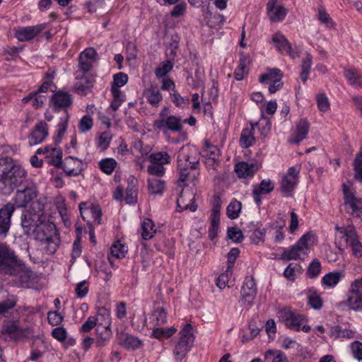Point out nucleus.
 Here are the masks:
<instances>
[{
    "label": "nucleus",
    "mask_w": 362,
    "mask_h": 362,
    "mask_svg": "<svg viewBox=\"0 0 362 362\" xmlns=\"http://www.w3.org/2000/svg\"><path fill=\"white\" fill-rule=\"evenodd\" d=\"M25 177V170L13 158L8 156L0 158V193L10 194L24 183L23 188L16 191L13 199V204L18 208L26 207L38 195L36 184Z\"/></svg>",
    "instance_id": "obj_1"
},
{
    "label": "nucleus",
    "mask_w": 362,
    "mask_h": 362,
    "mask_svg": "<svg viewBox=\"0 0 362 362\" xmlns=\"http://www.w3.org/2000/svg\"><path fill=\"white\" fill-rule=\"evenodd\" d=\"M17 301L18 298L14 295L8 296L5 300L0 301V315L4 314L14 308Z\"/></svg>",
    "instance_id": "obj_44"
},
{
    "label": "nucleus",
    "mask_w": 362,
    "mask_h": 362,
    "mask_svg": "<svg viewBox=\"0 0 362 362\" xmlns=\"http://www.w3.org/2000/svg\"><path fill=\"white\" fill-rule=\"evenodd\" d=\"M297 132L295 136L291 139L293 144H298L305 139L309 130V122L306 119H301L296 125Z\"/></svg>",
    "instance_id": "obj_26"
},
{
    "label": "nucleus",
    "mask_w": 362,
    "mask_h": 362,
    "mask_svg": "<svg viewBox=\"0 0 362 362\" xmlns=\"http://www.w3.org/2000/svg\"><path fill=\"white\" fill-rule=\"evenodd\" d=\"M241 209V202L235 199H233L226 209V214L228 217L230 219L237 218L239 216Z\"/></svg>",
    "instance_id": "obj_41"
},
{
    "label": "nucleus",
    "mask_w": 362,
    "mask_h": 362,
    "mask_svg": "<svg viewBox=\"0 0 362 362\" xmlns=\"http://www.w3.org/2000/svg\"><path fill=\"white\" fill-rule=\"evenodd\" d=\"M98 315L95 318H98L97 320L98 325H105V326H110L111 325V318H110V312L109 310L105 308V307L99 308L98 310Z\"/></svg>",
    "instance_id": "obj_45"
},
{
    "label": "nucleus",
    "mask_w": 362,
    "mask_h": 362,
    "mask_svg": "<svg viewBox=\"0 0 362 362\" xmlns=\"http://www.w3.org/2000/svg\"><path fill=\"white\" fill-rule=\"evenodd\" d=\"M321 269L320 262L317 259H315L310 264L307 269L306 274L310 279L315 278L320 274Z\"/></svg>",
    "instance_id": "obj_53"
},
{
    "label": "nucleus",
    "mask_w": 362,
    "mask_h": 362,
    "mask_svg": "<svg viewBox=\"0 0 362 362\" xmlns=\"http://www.w3.org/2000/svg\"><path fill=\"white\" fill-rule=\"evenodd\" d=\"M30 204V205L27 211H30L32 214H37L42 219L45 218L43 214L44 204L40 200H33Z\"/></svg>",
    "instance_id": "obj_57"
},
{
    "label": "nucleus",
    "mask_w": 362,
    "mask_h": 362,
    "mask_svg": "<svg viewBox=\"0 0 362 362\" xmlns=\"http://www.w3.org/2000/svg\"><path fill=\"white\" fill-rule=\"evenodd\" d=\"M165 183L163 180L157 178L148 179V188L151 194H162L165 189Z\"/></svg>",
    "instance_id": "obj_37"
},
{
    "label": "nucleus",
    "mask_w": 362,
    "mask_h": 362,
    "mask_svg": "<svg viewBox=\"0 0 362 362\" xmlns=\"http://www.w3.org/2000/svg\"><path fill=\"white\" fill-rule=\"evenodd\" d=\"M95 82L94 77L92 76H82L77 83L76 84L75 90H88L93 88V85Z\"/></svg>",
    "instance_id": "obj_42"
},
{
    "label": "nucleus",
    "mask_w": 362,
    "mask_h": 362,
    "mask_svg": "<svg viewBox=\"0 0 362 362\" xmlns=\"http://www.w3.org/2000/svg\"><path fill=\"white\" fill-rule=\"evenodd\" d=\"M110 326L97 325L96 332L98 334L97 346H102L108 341L112 337Z\"/></svg>",
    "instance_id": "obj_27"
},
{
    "label": "nucleus",
    "mask_w": 362,
    "mask_h": 362,
    "mask_svg": "<svg viewBox=\"0 0 362 362\" xmlns=\"http://www.w3.org/2000/svg\"><path fill=\"white\" fill-rule=\"evenodd\" d=\"M286 225V221L284 220L281 221V223L280 225H270L267 228V230L269 233H272L273 230H275V238L274 240L276 242H281L284 239V235L282 232V229Z\"/></svg>",
    "instance_id": "obj_55"
},
{
    "label": "nucleus",
    "mask_w": 362,
    "mask_h": 362,
    "mask_svg": "<svg viewBox=\"0 0 362 362\" xmlns=\"http://www.w3.org/2000/svg\"><path fill=\"white\" fill-rule=\"evenodd\" d=\"M160 118L153 121V128L155 131L166 134L168 131L180 132L183 124L180 117L173 115H168V110L164 109L159 113Z\"/></svg>",
    "instance_id": "obj_3"
},
{
    "label": "nucleus",
    "mask_w": 362,
    "mask_h": 362,
    "mask_svg": "<svg viewBox=\"0 0 362 362\" xmlns=\"http://www.w3.org/2000/svg\"><path fill=\"white\" fill-rule=\"evenodd\" d=\"M309 238V234L303 235L290 249L284 250L281 259L288 261L303 258V257L306 255L308 240Z\"/></svg>",
    "instance_id": "obj_8"
},
{
    "label": "nucleus",
    "mask_w": 362,
    "mask_h": 362,
    "mask_svg": "<svg viewBox=\"0 0 362 362\" xmlns=\"http://www.w3.org/2000/svg\"><path fill=\"white\" fill-rule=\"evenodd\" d=\"M153 320L156 322V325H163L167 322V314L165 309L163 306L157 307L152 314Z\"/></svg>",
    "instance_id": "obj_46"
},
{
    "label": "nucleus",
    "mask_w": 362,
    "mask_h": 362,
    "mask_svg": "<svg viewBox=\"0 0 362 362\" xmlns=\"http://www.w3.org/2000/svg\"><path fill=\"white\" fill-rule=\"evenodd\" d=\"M344 207L347 213L360 218L362 216V198L356 197L354 190L345 183L342 185Z\"/></svg>",
    "instance_id": "obj_5"
},
{
    "label": "nucleus",
    "mask_w": 362,
    "mask_h": 362,
    "mask_svg": "<svg viewBox=\"0 0 362 362\" xmlns=\"http://www.w3.org/2000/svg\"><path fill=\"white\" fill-rule=\"evenodd\" d=\"M3 330L15 339H19L25 336V330L21 329L16 322H9L4 327Z\"/></svg>",
    "instance_id": "obj_30"
},
{
    "label": "nucleus",
    "mask_w": 362,
    "mask_h": 362,
    "mask_svg": "<svg viewBox=\"0 0 362 362\" xmlns=\"http://www.w3.org/2000/svg\"><path fill=\"white\" fill-rule=\"evenodd\" d=\"M200 154L194 148H182L177 156V165L199 168Z\"/></svg>",
    "instance_id": "obj_11"
},
{
    "label": "nucleus",
    "mask_w": 362,
    "mask_h": 362,
    "mask_svg": "<svg viewBox=\"0 0 362 362\" xmlns=\"http://www.w3.org/2000/svg\"><path fill=\"white\" fill-rule=\"evenodd\" d=\"M128 81V76L123 73L119 72L113 76V82L112 84L111 90H118L117 89L124 85H125Z\"/></svg>",
    "instance_id": "obj_50"
},
{
    "label": "nucleus",
    "mask_w": 362,
    "mask_h": 362,
    "mask_svg": "<svg viewBox=\"0 0 362 362\" xmlns=\"http://www.w3.org/2000/svg\"><path fill=\"white\" fill-rule=\"evenodd\" d=\"M124 338L119 342V344L127 350H136L143 346V342L138 337L129 334H124Z\"/></svg>",
    "instance_id": "obj_28"
},
{
    "label": "nucleus",
    "mask_w": 362,
    "mask_h": 362,
    "mask_svg": "<svg viewBox=\"0 0 362 362\" xmlns=\"http://www.w3.org/2000/svg\"><path fill=\"white\" fill-rule=\"evenodd\" d=\"M32 236L41 243L42 249L48 255L54 254L60 244L59 233L56 226L50 222L42 219L35 228Z\"/></svg>",
    "instance_id": "obj_2"
},
{
    "label": "nucleus",
    "mask_w": 362,
    "mask_h": 362,
    "mask_svg": "<svg viewBox=\"0 0 362 362\" xmlns=\"http://www.w3.org/2000/svg\"><path fill=\"white\" fill-rule=\"evenodd\" d=\"M112 93L113 99L110 104V108L113 111H117L125 100V95L122 94V92H112Z\"/></svg>",
    "instance_id": "obj_61"
},
{
    "label": "nucleus",
    "mask_w": 362,
    "mask_h": 362,
    "mask_svg": "<svg viewBox=\"0 0 362 362\" xmlns=\"http://www.w3.org/2000/svg\"><path fill=\"white\" fill-rule=\"evenodd\" d=\"M318 19L321 23L324 24L327 28H333L334 23L327 13L326 9L323 6L318 7Z\"/></svg>",
    "instance_id": "obj_51"
},
{
    "label": "nucleus",
    "mask_w": 362,
    "mask_h": 362,
    "mask_svg": "<svg viewBox=\"0 0 362 362\" xmlns=\"http://www.w3.org/2000/svg\"><path fill=\"white\" fill-rule=\"evenodd\" d=\"M341 233L344 234L346 243L350 246L352 254L356 257H362V245L358 240L356 231L353 228H338Z\"/></svg>",
    "instance_id": "obj_12"
},
{
    "label": "nucleus",
    "mask_w": 362,
    "mask_h": 362,
    "mask_svg": "<svg viewBox=\"0 0 362 362\" xmlns=\"http://www.w3.org/2000/svg\"><path fill=\"white\" fill-rule=\"evenodd\" d=\"M269 18L273 22L281 21L287 14V10L283 6H274L272 11L268 12Z\"/></svg>",
    "instance_id": "obj_49"
},
{
    "label": "nucleus",
    "mask_w": 362,
    "mask_h": 362,
    "mask_svg": "<svg viewBox=\"0 0 362 362\" xmlns=\"http://www.w3.org/2000/svg\"><path fill=\"white\" fill-rule=\"evenodd\" d=\"M141 230V237L145 240L151 239L156 233L155 225L150 218H145L143 221Z\"/></svg>",
    "instance_id": "obj_33"
},
{
    "label": "nucleus",
    "mask_w": 362,
    "mask_h": 362,
    "mask_svg": "<svg viewBox=\"0 0 362 362\" xmlns=\"http://www.w3.org/2000/svg\"><path fill=\"white\" fill-rule=\"evenodd\" d=\"M252 127L250 129L249 128H245L243 129L240 138V145L243 148H248L251 146L255 141V136H254V127L255 126H259L260 122H256L255 124H252Z\"/></svg>",
    "instance_id": "obj_25"
},
{
    "label": "nucleus",
    "mask_w": 362,
    "mask_h": 362,
    "mask_svg": "<svg viewBox=\"0 0 362 362\" xmlns=\"http://www.w3.org/2000/svg\"><path fill=\"white\" fill-rule=\"evenodd\" d=\"M257 170V168L254 163L247 162H240L235 165V171L239 177L246 178L252 177Z\"/></svg>",
    "instance_id": "obj_24"
},
{
    "label": "nucleus",
    "mask_w": 362,
    "mask_h": 362,
    "mask_svg": "<svg viewBox=\"0 0 362 362\" xmlns=\"http://www.w3.org/2000/svg\"><path fill=\"white\" fill-rule=\"evenodd\" d=\"M306 293L308 304L315 310H320L323 304L320 294L314 288L308 289Z\"/></svg>",
    "instance_id": "obj_32"
},
{
    "label": "nucleus",
    "mask_w": 362,
    "mask_h": 362,
    "mask_svg": "<svg viewBox=\"0 0 362 362\" xmlns=\"http://www.w3.org/2000/svg\"><path fill=\"white\" fill-rule=\"evenodd\" d=\"M274 188V183L270 180H263L259 185H255L254 189L262 194H267L271 192Z\"/></svg>",
    "instance_id": "obj_56"
},
{
    "label": "nucleus",
    "mask_w": 362,
    "mask_h": 362,
    "mask_svg": "<svg viewBox=\"0 0 362 362\" xmlns=\"http://www.w3.org/2000/svg\"><path fill=\"white\" fill-rule=\"evenodd\" d=\"M137 180L132 177L128 181V186L126 189V196L124 200L127 204H134L137 200V189H136Z\"/></svg>",
    "instance_id": "obj_31"
},
{
    "label": "nucleus",
    "mask_w": 362,
    "mask_h": 362,
    "mask_svg": "<svg viewBox=\"0 0 362 362\" xmlns=\"http://www.w3.org/2000/svg\"><path fill=\"white\" fill-rule=\"evenodd\" d=\"M312 59V56L310 54H307L303 61L300 78L303 82L307 81L308 76L311 69Z\"/></svg>",
    "instance_id": "obj_54"
},
{
    "label": "nucleus",
    "mask_w": 362,
    "mask_h": 362,
    "mask_svg": "<svg viewBox=\"0 0 362 362\" xmlns=\"http://www.w3.org/2000/svg\"><path fill=\"white\" fill-rule=\"evenodd\" d=\"M343 274L340 272H333L326 274L322 279V284L327 287L335 286L340 281Z\"/></svg>",
    "instance_id": "obj_36"
},
{
    "label": "nucleus",
    "mask_w": 362,
    "mask_h": 362,
    "mask_svg": "<svg viewBox=\"0 0 362 362\" xmlns=\"http://www.w3.org/2000/svg\"><path fill=\"white\" fill-rule=\"evenodd\" d=\"M179 170V179L177 180L178 184L185 182H194L199 175V168L185 166V164L177 165Z\"/></svg>",
    "instance_id": "obj_18"
},
{
    "label": "nucleus",
    "mask_w": 362,
    "mask_h": 362,
    "mask_svg": "<svg viewBox=\"0 0 362 362\" xmlns=\"http://www.w3.org/2000/svg\"><path fill=\"white\" fill-rule=\"evenodd\" d=\"M272 41L277 49L283 54L292 55V47L288 40L281 33H277L272 37Z\"/></svg>",
    "instance_id": "obj_23"
},
{
    "label": "nucleus",
    "mask_w": 362,
    "mask_h": 362,
    "mask_svg": "<svg viewBox=\"0 0 362 362\" xmlns=\"http://www.w3.org/2000/svg\"><path fill=\"white\" fill-rule=\"evenodd\" d=\"M317 107L321 112L329 110L330 104L328 98L325 93H319L316 96Z\"/></svg>",
    "instance_id": "obj_58"
},
{
    "label": "nucleus",
    "mask_w": 362,
    "mask_h": 362,
    "mask_svg": "<svg viewBox=\"0 0 362 362\" xmlns=\"http://www.w3.org/2000/svg\"><path fill=\"white\" fill-rule=\"evenodd\" d=\"M45 152L52 156L49 160L50 164H52L55 167L62 168L64 162H62V151L60 148H49L48 146L45 147Z\"/></svg>",
    "instance_id": "obj_29"
},
{
    "label": "nucleus",
    "mask_w": 362,
    "mask_h": 362,
    "mask_svg": "<svg viewBox=\"0 0 362 362\" xmlns=\"http://www.w3.org/2000/svg\"><path fill=\"white\" fill-rule=\"evenodd\" d=\"M64 320V316L58 311H49L47 313V320L52 326L59 325Z\"/></svg>",
    "instance_id": "obj_62"
},
{
    "label": "nucleus",
    "mask_w": 362,
    "mask_h": 362,
    "mask_svg": "<svg viewBox=\"0 0 362 362\" xmlns=\"http://www.w3.org/2000/svg\"><path fill=\"white\" fill-rule=\"evenodd\" d=\"M344 76L354 88H362V76L357 70L346 69L344 70Z\"/></svg>",
    "instance_id": "obj_34"
},
{
    "label": "nucleus",
    "mask_w": 362,
    "mask_h": 362,
    "mask_svg": "<svg viewBox=\"0 0 362 362\" xmlns=\"http://www.w3.org/2000/svg\"><path fill=\"white\" fill-rule=\"evenodd\" d=\"M205 145L206 146L209 155L207 163L212 165L214 168H215V165H217L216 157H218L219 150L216 146L209 144V141H206Z\"/></svg>",
    "instance_id": "obj_47"
},
{
    "label": "nucleus",
    "mask_w": 362,
    "mask_h": 362,
    "mask_svg": "<svg viewBox=\"0 0 362 362\" xmlns=\"http://www.w3.org/2000/svg\"><path fill=\"white\" fill-rule=\"evenodd\" d=\"M347 305L354 310L362 309V291L351 287L347 298Z\"/></svg>",
    "instance_id": "obj_22"
},
{
    "label": "nucleus",
    "mask_w": 362,
    "mask_h": 362,
    "mask_svg": "<svg viewBox=\"0 0 362 362\" xmlns=\"http://www.w3.org/2000/svg\"><path fill=\"white\" fill-rule=\"evenodd\" d=\"M189 348L190 345L187 342H185L184 341H178L173 351L175 360L177 362H181V361L187 356Z\"/></svg>",
    "instance_id": "obj_38"
},
{
    "label": "nucleus",
    "mask_w": 362,
    "mask_h": 362,
    "mask_svg": "<svg viewBox=\"0 0 362 362\" xmlns=\"http://www.w3.org/2000/svg\"><path fill=\"white\" fill-rule=\"evenodd\" d=\"M42 220L40 216L37 214H32L30 211H23L21 217V226L23 230V233L27 237L32 236L35 228L38 226V223Z\"/></svg>",
    "instance_id": "obj_15"
},
{
    "label": "nucleus",
    "mask_w": 362,
    "mask_h": 362,
    "mask_svg": "<svg viewBox=\"0 0 362 362\" xmlns=\"http://www.w3.org/2000/svg\"><path fill=\"white\" fill-rule=\"evenodd\" d=\"M50 103L54 111H67V109L72 106L73 98L69 92H54L51 97Z\"/></svg>",
    "instance_id": "obj_14"
},
{
    "label": "nucleus",
    "mask_w": 362,
    "mask_h": 362,
    "mask_svg": "<svg viewBox=\"0 0 362 362\" xmlns=\"http://www.w3.org/2000/svg\"><path fill=\"white\" fill-rule=\"evenodd\" d=\"M283 73L280 69H272L259 76V81L262 83L269 84V90H279L284 86V83L281 81Z\"/></svg>",
    "instance_id": "obj_10"
},
{
    "label": "nucleus",
    "mask_w": 362,
    "mask_h": 362,
    "mask_svg": "<svg viewBox=\"0 0 362 362\" xmlns=\"http://www.w3.org/2000/svg\"><path fill=\"white\" fill-rule=\"evenodd\" d=\"M149 161L152 164H157L164 166L171 162V156L165 151L155 152L150 154L148 157Z\"/></svg>",
    "instance_id": "obj_35"
},
{
    "label": "nucleus",
    "mask_w": 362,
    "mask_h": 362,
    "mask_svg": "<svg viewBox=\"0 0 362 362\" xmlns=\"http://www.w3.org/2000/svg\"><path fill=\"white\" fill-rule=\"evenodd\" d=\"M227 235L230 239L236 243H240L243 239L242 231L237 227L229 228L227 231Z\"/></svg>",
    "instance_id": "obj_64"
},
{
    "label": "nucleus",
    "mask_w": 362,
    "mask_h": 362,
    "mask_svg": "<svg viewBox=\"0 0 362 362\" xmlns=\"http://www.w3.org/2000/svg\"><path fill=\"white\" fill-rule=\"evenodd\" d=\"M46 27V24L42 23L33 26H27L16 30L15 35L21 42L29 41L42 33Z\"/></svg>",
    "instance_id": "obj_17"
},
{
    "label": "nucleus",
    "mask_w": 362,
    "mask_h": 362,
    "mask_svg": "<svg viewBox=\"0 0 362 362\" xmlns=\"http://www.w3.org/2000/svg\"><path fill=\"white\" fill-rule=\"evenodd\" d=\"M300 168L293 166L288 168L284 174L280 182V190L286 197H292V192L298 181Z\"/></svg>",
    "instance_id": "obj_7"
},
{
    "label": "nucleus",
    "mask_w": 362,
    "mask_h": 362,
    "mask_svg": "<svg viewBox=\"0 0 362 362\" xmlns=\"http://www.w3.org/2000/svg\"><path fill=\"white\" fill-rule=\"evenodd\" d=\"M55 72H47L43 76V82L37 90H56L57 86L53 80Z\"/></svg>",
    "instance_id": "obj_40"
},
{
    "label": "nucleus",
    "mask_w": 362,
    "mask_h": 362,
    "mask_svg": "<svg viewBox=\"0 0 362 362\" xmlns=\"http://www.w3.org/2000/svg\"><path fill=\"white\" fill-rule=\"evenodd\" d=\"M194 197L192 193L182 192L179 198L177 199V207L179 211L189 209L191 211H195L197 209V205L194 203Z\"/></svg>",
    "instance_id": "obj_21"
},
{
    "label": "nucleus",
    "mask_w": 362,
    "mask_h": 362,
    "mask_svg": "<svg viewBox=\"0 0 362 362\" xmlns=\"http://www.w3.org/2000/svg\"><path fill=\"white\" fill-rule=\"evenodd\" d=\"M6 275L14 277L11 282L13 286L22 288H30L36 279L35 274L21 261L12 269L11 274Z\"/></svg>",
    "instance_id": "obj_4"
},
{
    "label": "nucleus",
    "mask_w": 362,
    "mask_h": 362,
    "mask_svg": "<svg viewBox=\"0 0 362 362\" xmlns=\"http://www.w3.org/2000/svg\"><path fill=\"white\" fill-rule=\"evenodd\" d=\"M279 317L286 327L294 331L300 330L301 325L306 321L303 315L297 314L286 308L279 312Z\"/></svg>",
    "instance_id": "obj_9"
},
{
    "label": "nucleus",
    "mask_w": 362,
    "mask_h": 362,
    "mask_svg": "<svg viewBox=\"0 0 362 362\" xmlns=\"http://www.w3.org/2000/svg\"><path fill=\"white\" fill-rule=\"evenodd\" d=\"M93 119L88 115L83 116L79 122L78 129L81 132L85 133L90 130L93 127Z\"/></svg>",
    "instance_id": "obj_60"
},
{
    "label": "nucleus",
    "mask_w": 362,
    "mask_h": 362,
    "mask_svg": "<svg viewBox=\"0 0 362 362\" xmlns=\"http://www.w3.org/2000/svg\"><path fill=\"white\" fill-rule=\"evenodd\" d=\"M20 261L15 252L6 243L0 245V272L1 274H11L12 269Z\"/></svg>",
    "instance_id": "obj_6"
},
{
    "label": "nucleus",
    "mask_w": 362,
    "mask_h": 362,
    "mask_svg": "<svg viewBox=\"0 0 362 362\" xmlns=\"http://www.w3.org/2000/svg\"><path fill=\"white\" fill-rule=\"evenodd\" d=\"M117 164L114 158H105L99 162V167L103 173L110 175L115 169Z\"/></svg>",
    "instance_id": "obj_48"
},
{
    "label": "nucleus",
    "mask_w": 362,
    "mask_h": 362,
    "mask_svg": "<svg viewBox=\"0 0 362 362\" xmlns=\"http://www.w3.org/2000/svg\"><path fill=\"white\" fill-rule=\"evenodd\" d=\"M193 327L191 324L187 323L180 332V340L187 342L188 344H192L194 339L193 334Z\"/></svg>",
    "instance_id": "obj_43"
},
{
    "label": "nucleus",
    "mask_w": 362,
    "mask_h": 362,
    "mask_svg": "<svg viewBox=\"0 0 362 362\" xmlns=\"http://www.w3.org/2000/svg\"><path fill=\"white\" fill-rule=\"evenodd\" d=\"M48 135L47 124L45 122H38L29 136L30 145H37L42 142Z\"/></svg>",
    "instance_id": "obj_20"
},
{
    "label": "nucleus",
    "mask_w": 362,
    "mask_h": 362,
    "mask_svg": "<svg viewBox=\"0 0 362 362\" xmlns=\"http://www.w3.org/2000/svg\"><path fill=\"white\" fill-rule=\"evenodd\" d=\"M330 336L334 339L338 338H348L351 339L354 337V332L350 329H342L339 325L334 326L331 328Z\"/></svg>",
    "instance_id": "obj_39"
},
{
    "label": "nucleus",
    "mask_w": 362,
    "mask_h": 362,
    "mask_svg": "<svg viewBox=\"0 0 362 362\" xmlns=\"http://www.w3.org/2000/svg\"><path fill=\"white\" fill-rule=\"evenodd\" d=\"M173 62L170 59H167L163 62L161 65L156 69V74L158 76L162 77L166 75L173 69Z\"/></svg>",
    "instance_id": "obj_63"
},
{
    "label": "nucleus",
    "mask_w": 362,
    "mask_h": 362,
    "mask_svg": "<svg viewBox=\"0 0 362 362\" xmlns=\"http://www.w3.org/2000/svg\"><path fill=\"white\" fill-rule=\"evenodd\" d=\"M83 163L81 160L73 156H67L65 158L62 169L68 176L78 175L83 168Z\"/></svg>",
    "instance_id": "obj_19"
},
{
    "label": "nucleus",
    "mask_w": 362,
    "mask_h": 362,
    "mask_svg": "<svg viewBox=\"0 0 362 362\" xmlns=\"http://www.w3.org/2000/svg\"><path fill=\"white\" fill-rule=\"evenodd\" d=\"M178 47L179 42L176 39L172 38V42L166 48L165 54L168 59L174 61Z\"/></svg>",
    "instance_id": "obj_59"
},
{
    "label": "nucleus",
    "mask_w": 362,
    "mask_h": 362,
    "mask_svg": "<svg viewBox=\"0 0 362 362\" xmlns=\"http://www.w3.org/2000/svg\"><path fill=\"white\" fill-rule=\"evenodd\" d=\"M15 206L11 203L4 205L0 209V237L6 238L11 226V216Z\"/></svg>",
    "instance_id": "obj_13"
},
{
    "label": "nucleus",
    "mask_w": 362,
    "mask_h": 362,
    "mask_svg": "<svg viewBox=\"0 0 362 362\" xmlns=\"http://www.w3.org/2000/svg\"><path fill=\"white\" fill-rule=\"evenodd\" d=\"M256 295L257 286L255 279L252 276H246L241 288L242 303L251 305Z\"/></svg>",
    "instance_id": "obj_16"
},
{
    "label": "nucleus",
    "mask_w": 362,
    "mask_h": 362,
    "mask_svg": "<svg viewBox=\"0 0 362 362\" xmlns=\"http://www.w3.org/2000/svg\"><path fill=\"white\" fill-rule=\"evenodd\" d=\"M110 252L112 256L117 258H122L127 252V247L117 240L110 247Z\"/></svg>",
    "instance_id": "obj_52"
}]
</instances>
